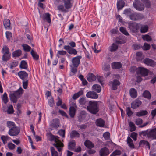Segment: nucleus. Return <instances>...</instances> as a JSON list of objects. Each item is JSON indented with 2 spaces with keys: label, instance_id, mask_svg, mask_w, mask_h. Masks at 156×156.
<instances>
[{
  "label": "nucleus",
  "instance_id": "nucleus-34",
  "mask_svg": "<svg viewBox=\"0 0 156 156\" xmlns=\"http://www.w3.org/2000/svg\"><path fill=\"white\" fill-rule=\"evenodd\" d=\"M148 113L146 110H141L136 113V115L138 117H141L146 115Z\"/></svg>",
  "mask_w": 156,
  "mask_h": 156
},
{
  "label": "nucleus",
  "instance_id": "nucleus-48",
  "mask_svg": "<svg viewBox=\"0 0 156 156\" xmlns=\"http://www.w3.org/2000/svg\"><path fill=\"white\" fill-rule=\"evenodd\" d=\"M143 96L145 98H147L148 99H150L151 98V95L150 92L147 91H145L143 93Z\"/></svg>",
  "mask_w": 156,
  "mask_h": 156
},
{
  "label": "nucleus",
  "instance_id": "nucleus-25",
  "mask_svg": "<svg viewBox=\"0 0 156 156\" xmlns=\"http://www.w3.org/2000/svg\"><path fill=\"white\" fill-rule=\"evenodd\" d=\"M105 121L101 119H98L96 121V123L97 126L101 127H103L105 125Z\"/></svg>",
  "mask_w": 156,
  "mask_h": 156
},
{
  "label": "nucleus",
  "instance_id": "nucleus-29",
  "mask_svg": "<svg viewBox=\"0 0 156 156\" xmlns=\"http://www.w3.org/2000/svg\"><path fill=\"white\" fill-rule=\"evenodd\" d=\"M122 65L119 62H114L112 64V67L113 69H119L121 67Z\"/></svg>",
  "mask_w": 156,
  "mask_h": 156
},
{
  "label": "nucleus",
  "instance_id": "nucleus-18",
  "mask_svg": "<svg viewBox=\"0 0 156 156\" xmlns=\"http://www.w3.org/2000/svg\"><path fill=\"white\" fill-rule=\"evenodd\" d=\"M59 123V122L58 119H55L51 121L50 124L52 127L57 128L58 127Z\"/></svg>",
  "mask_w": 156,
  "mask_h": 156
},
{
  "label": "nucleus",
  "instance_id": "nucleus-61",
  "mask_svg": "<svg viewBox=\"0 0 156 156\" xmlns=\"http://www.w3.org/2000/svg\"><path fill=\"white\" fill-rule=\"evenodd\" d=\"M8 147L10 150H13L16 147V146L12 143H9L8 144Z\"/></svg>",
  "mask_w": 156,
  "mask_h": 156
},
{
  "label": "nucleus",
  "instance_id": "nucleus-15",
  "mask_svg": "<svg viewBox=\"0 0 156 156\" xmlns=\"http://www.w3.org/2000/svg\"><path fill=\"white\" fill-rule=\"evenodd\" d=\"M18 74L19 77L22 80L27 79L28 74L26 72L20 71L18 73Z\"/></svg>",
  "mask_w": 156,
  "mask_h": 156
},
{
  "label": "nucleus",
  "instance_id": "nucleus-2",
  "mask_svg": "<svg viewBox=\"0 0 156 156\" xmlns=\"http://www.w3.org/2000/svg\"><path fill=\"white\" fill-rule=\"evenodd\" d=\"M124 14L128 16L130 20H138L142 17V15L140 14L137 13L130 9L125 10Z\"/></svg>",
  "mask_w": 156,
  "mask_h": 156
},
{
  "label": "nucleus",
  "instance_id": "nucleus-14",
  "mask_svg": "<svg viewBox=\"0 0 156 156\" xmlns=\"http://www.w3.org/2000/svg\"><path fill=\"white\" fill-rule=\"evenodd\" d=\"M109 149L106 147L102 148L99 151L100 156H107L110 153Z\"/></svg>",
  "mask_w": 156,
  "mask_h": 156
},
{
  "label": "nucleus",
  "instance_id": "nucleus-17",
  "mask_svg": "<svg viewBox=\"0 0 156 156\" xmlns=\"http://www.w3.org/2000/svg\"><path fill=\"white\" fill-rule=\"evenodd\" d=\"M141 104V102L138 100H136L133 101L131 104V107L133 109L138 107Z\"/></svg>",
  "mask_w": 156,
  "mask_h": 156
},
{
  "label": "nucleus",
  "instance_id": "nucleus-57",
  "mask_svg": "<svg viewBox=\"0 0 156 156\" xmlns=\"http://www.w3.org/2000/svg\"><path fill=\"white\" fill-rule=\"evenodd\" d=\"M126 112L129 117L131 116L133 114V112L131 111L129 107L126 108Z\"/></svg>",
  "mask_w": 156,
  "mask_h": 156
},
{
  "label": "nucleus",
  "instance_id": "nucleus-30",
  "mask_svg": "<svg viewBox=\"0 0 156 156\" xmlns=\"http://www.w3.org/2000/svg\"><path fill=\"white\" fill-rule=\"evenodd\" d=\"M129 93L131 97L133 98H136L137 96V91L134 88H131L130 89Z\"/></svg>",
  "mask_w": 156,
  "mask_h": 156
},
{
  "label": "nucleus",
  "instance_id": "nucleus-12",
  "mask_svg": "<svg viewBox=\"0 0 156 156\" xmlns=\"http://www.w3.org/2000/svg\"><path fill=\"white\" fill-rule=\"evenodd\" d=\"M129 28L133 32H136L139 28L138 24L136 23H129Z\"/></svg>",
  "mask_w": 156,
  "mask_h": 156
},
{
  "label": "nucleus",
  "instance_id": "nucleus-62",
  "mask_svg": "<svg viewBox=\"0 0 156 156\" xmlns=\"http://www.w3.org/2000/svg\"><path fill=\"white\" fill-rule=\"evenodd\" d=\"M135 122L136 125H139L142 124L143 120L141 119L138 118L136 119Z\"/></svg>",
  "mask_w": 156,
  "mask_h": 156
},
{
  "label": "nucleus",
  "instance_id": "nucleus-60",
  "mask_svg": "<svg viewBox=\"0 0 156 156\" xmlns=\"http://www.w3.org/2000/svg\"><path fill=\"white\" fill-rule=\"evenodd\" d=\"M104 138L106 140H108L110 137V134L108 132H105L103 134Z\"/></svg>",
  "mask_w": 156,
  "mask_h": 156
},
{
  "label": "nucleus",
  "instance_id": "nucleus-11",
  "mask_svg": "<svg viewBox=\"0 0 156 156\" xmlns=\"http://www.w3.org/2000/svg\"><path fill=\"white\" fill-rule=\"evenodd\" d=\"M137 73L143 76H147L148 73V70L146 68L139 67L136 69Z\"/></svg>",
  "mask_w": 156,
  "mask_h": 156
},
{
  "label": "nucleus",
  "instance_id": "nucleus-51",
  "mask_svg": "<svg viewBox=\"0 0 156 156\" xmlns=\"http://www.w3.org/2000/svg\"><path fill=\"white\" fill-rule=\"evenodd\" d=\"M136 58L138 61L141 60L143 58L142 53L140 52H137L136 53Z\"/></svg>",
  "mask_w": 156,
  "mask_h": 156
},
{
  "label": "nucleus",
  "instance_id": "nucleus-35",
  "mask_svg": "<svg viewBox=\"0 0 156 156\" xmlns=\"http://www.w3.org/2000/svg\"><path fill=\"white\" fill-rule=\"evenodd\" d=\"M127 143L130 148H134V145L133 144V140L129 137H128L127 138Z\"/></svg>",
  "mask_w": 156,
  "mask_h": 156
},
{
  "label": "nucleus",
  "instance_id": "nucleus-54",
  "mask_svg": "<svg viewBox=\"0 0 156 156\" xmlns=\"http://www.w3.org/2000/svg\"><path fill=\"white\" fill-rule=\"evenodd\" d=\"M67 53V52L66 51H64L63 50H59L58 51L57 54L56 55V56L58 57L59 58L60 56L59 55H66Z\"/></svg>",
  "mask_w": 156,
  "mask_h": 156
},
{
  "label": "nucleus",
  "instance_id": "nucleus-5",
  "mask_svg": "<svg viewBox=\"0 0 156 156\" xmlns=\"http://www.w3.org/2000/svg\"><path fill=\"white\" fill-rule=\"evenodd\" d=\"M64 3V6L60 5L57 7L58 9L62 12L67 11V9L70 8L72 6L71 2V0H62Z\"/></svg>",
  "mask_w": 156,
  "mask_h": 156
},
{
  "label": "nucleus",
  "instance_id": "nucleus-49",
  "mask_svg": "<svg viewBox=\"0 0 156 156\" xmlns=\"http://www.w3.org/2000/svg\"><path fill=\"white\" fill-rule=\"evenodd\" d=\"M140 145L141 146L143 144H144L147 147V148H148L149 149H150V146L149 143L146 141L144 140H142L140 141L139 143Z\"/></svg>",
  "mask_w": 156,
  "mask_h": 156
},
{
  "label": "nucleus",
  "instance_id": "nucleus-16",
  "mask_svg": "<svg viewBox=\"0 0 156 156\" xmlns=\"http://www.w3.org/2000/svg\"><path fill=\"white\" fill-rule=\"evenodd\" d=\"M50 14L49 13H45L41 15L40 17L44 20H46L47 22L50 23L51 22V20L50 17Z\"/></svg>",
  "mask_w": 156,
  "mask_h": 156
},
{
  "label": "nucleus",
  "instance_id": "nucleus-37",
  "mask_svg": "<svg viewBox=\"0 0 156 156\" xmlns=\"http://www.w3.org/2000/svg\"><path fill=\"white\" fill-rule=\"evenodd\" d=\"M92 88L94 91L98 93L101 92V86L98 84H95L92 87Z\"/></svg>",
  "mask_w": 156,
  "mask_h": 156
},
{
  "label": "nucleus",
  "instance_id": "nucleus-21",
  "mask_svg": "<svg viewBox=\"0 0 156 156\" xmlns=\"http://www.w3.org/2000/svg\"><path fill=\"white\" fill-rule=\"evenodd\" d=\"M143 62L145 64L151 66H153L155 64V62L153 60L148 58L144 59Z\"/></svg>",
  "mask_w": 156,
  "mask_h": 156
},
{
  "label": "nucleus",
  "instance_id": "nucleus-8",
  "mask_svg": "<svg viewBox=\"0 0 156 156\" xmlns=\"http://www.w3.org/2000/svg\"><path fill=\"white\" fill-rule=\"evenodd\" d=\"M70 108L69 109V113L71 117H73L74 116L76 112V106L75 102L70 101Z\"/></svg>",
  "mask_w": 156,
  "mask_h": 156
},
{
  "label": "nucleus",
  "instance_id": "nucleus-63",
  "mask_svg": "<svg viewBox=\"0 0 156 156\" xmlns=\"http://www.w3.org/2000/svg\"><path fill=\"white\" fill-rule=\"evenodd\" d=\"M18 63L17 61H13L10 66V68L12 69L13 68L16 66L18 65Z\"/></svg>",
  "mask_w": 156,
  "mask_h": 156
},
{
  "label": "nucleus",
  "instance_id": "nucleus-33",
  "mask_svg": "<svg viewBox=\"0 0 156 156\" xmlns=\"http://www.w3.org/2000/svg\"><path fill=\"white\" fill-rule=\"evenodd\" d=\"M1 138L4 144H6L11 140V138L8 136H1Z\"/></svg>",
  "mask_w": 156,
  "mask_h": 156
},
{
  "label": "nucleus",
  "instance_id": "nucleus-53",
  "mask_svg": "<svg viewBox=\"0 0 156 156\" xmlns=\"http://www.w3.org/2000/svg\"><path fill=\"white\" fill-rule=\"evenodd\" d=\"M142 38L144 40L146 41L147 42H149L152 40V38L151 36L147 34L143 35Z\"/></svg>",
  "mask_w": 156,
  "mask_h": 156
},
{
  "label": "nucleus",
  "instance_id": "nucleus-40",
  "mask_svg": "<svg viewBox=\"0 0 156 156\" xmlns=\"http://www.w3.org/2000/svg\"><path fill=\"white\" fill-rule=\"evenodd\" d=\"M2 101L5 104H6L8 101L7 97V94L6 92H4L2 96Z\"/></svg>",
  "mask_w": 156,
  "mask_h": 156
},
{
  "label": "nucleus",
  "instance_id": "nucleus-58",
  "mask_svg": "<svg viewBox=\"0 0 156 156\" xmlns=\"http://www.w3.org/2000/svg\"><path fill=\"white\" fill-rule=\"evenodd\" d=\"M10 53L9 48L6 46H4L2 48V53Z\"/></svg>",
  "mask_w": 156,
  "mask_h": 156
},
{
  "label": "nucleus",
  "instance_id": "nucleus-6",
  "mask_svg": "<svg viewBox=\"0 0 156 156\" xmlns=\"http://www.w3.org/2000/svg\"><path fill=\"white\" fill-rule=\"evenodd\" d=\"M23 90L21 87H20L16 91L10 94L9 97L11 101L13 103H16L17 101V99L19 97L20 95L22 94Z\"/></svg>",
  "mask_w": 156,
  "mask_h": 156
},
{
  "label": "nucleus",
  "instance_id": "nucleus-4",
  "mask_svg": "<svg viewBox=\"0 0 156 156\" xmlns=\"http://www.w3.org/2000/svg\"><path fill=\"white\" fill-rule=\"evenodd\" d=\"M68 44L69 45H65L64 49L67 51L68 53L71 55H76L77 53V51L75 49L73 48L76 46V44L73 41L70 42Z\"/></svg>",
  "mask_w": 156,
  "mask_h": 156
},
{
  "label": "nucleus",
  "instance_id": "nucleus-50",
  "mask_svg": "<svg viewBox=\"0 0 156 156\" xmlns=\"http://www.w3.org/2000/svg\"><path fill=\"white\" fill-rule=\"evenodd\" d=\"M121 152L120 150H116L111 154L110 156L119 155L121 154Z\"/></svg>",
  "mask_w": 156,
  "mask_h": 156
},
{
  "label": "nucleus",
  "instance_id": "nucleus-1",
  "mask_svg": "<svg viewBox=\"0 0 156 156\" xmlns=\"http://www.w3.org/2000/svg\"><path fill=\"white\" fill-rule=\"evenodd\" d=\"M48 138L50 140L54 141L55 143L53 145L57 149L59 153V154L58 155L57 152L55 150L54 148L51 147V151L52 156H61L62 153L61 152L64 145L59 139V137L50 133L49 134Z\"/></svg>",
  "mask_w": 156,
  "mask_h": 156
},
{
  "label": "nucleus",
  "instance_id": "nucleus-52",
  "mask_svg": "<svg viewBox=\"0 0 156 156\" xmlns=\"http://www.w3.org/2000/svg\"><path fill=\"white\" fill-rule=\"evenodd\" d=\"M120 31L126 36H128L129 35L126 29L123 27H120Z\"/></svg>",
  "mask_w": 156,
  "mask_h": 156
},
{
  "label": "nucleus",
  "instance_id": "nucleus-13",
  "mask_svg": "<svg viewBox=\"0 0 156 156\" xmlns=\"http://www.w3.org/2000/svg\"><path fill=\"white\" fill-rule=\"evenodd\" d=\"M148 138L156 139V127L151 129L147 133Z\"/></svg>",
  "mask_w": 156,
  "mask_h": 156
},
{
  "label": "nucleus",
  "instance_id": "nucleus-47",
  "mask_svg": "<svg viewBox=\"0 0 156 156\" xmlns=\"http://www.w3.org/2000/svg\"><path fill=\"white\" fill-rule=\"evenodd\" d=\"M76 145V144L74 141H72L69 143L68 148L69 149L72 150L74 149Z\"/></svg>",
  "mask_w": 156,
  "mask_h": 156
},
{
  "label": "nucleus",
  "instance_id": "nucleus-43",
  "mask_svg": "<svg viewBox=\"0 0 156 156\" xmlns=\"http://www.w3.org/2000/svg\"><path fill=\"white\" fill-rule=\"evenodd\" d=\"M22 52L21 50H18L14 51L12 53V56L13 57H19L20 56Z\"/></svg>",
  "mask_w": 156,
  "mask_h": 156
},
{
  "label": "nucleus",
  "instance_id": "nucleus-32",
  "mask_svg": "<svg viewBox=\"0 0 156 156\" xmlns=\"http://www.w3.org/2000/svg\"><path fill=\"white\" fill-rule=\"evenodd\" d=\"M70 70L72 73L70 74V75L73 76L77 72L78 66H74L72 65H70Z\"/></svg>",
  "mask_w": 156,
  "mask_h": 156
},
{
  "label": "nucleus",
  "instance_id": "nucleus-26",
  "mask_svg": "<svg viewBox=\"0 0 156 156\" xmlns=\"http://www.w3.org/2000/svg\"><path fill=\"white\" fill-rule=\"evenodd\" d=\"M3 111L5 112H7L8 114H12L14 112L13 107L12 105H9L7 109L5 108H3Z\"/></svg>",
  "mask_w": 156,
  "mask_h": 156
},
{
  "label": "nucleus",
  "instance_id": "nucleus-64",
  "mask_svg": "<svg viewBox=\"0 0 156 156\" xmlns=\"http://www.w3.org/2000/svg\"><path fill=\"white\" fill-rule=\"evenodd\" d=\"M137 136V134L135 132H133L131 134V136L134 141L136 140Z\"/></svg>",
  "mask_w": 156,
  "mask_h": 156
},
{
  "label": "nucleus",
  "instance_id": "nucleus-3",
  "mask_svg": "<svg viewBox=\"0 0 156 156\" xmlns=\"http://www.w3.org/2000/svg\"><path fill=\"white\" fill-rule=\"evenodd\" d=\"M143 3L140 2H135L133 3V6L136 9L141 11L144 9V5L148 8L150 7V3L148 0H141Z\"/></svg>",
  "mask_w": 156,
  "mask_h": 156
},
{
  "label": "nucleus",
  "instance_id": "nucleus-19",
  "mask_svg": "<svg viewBox=\"0 0 156 156\" xmlns=\"http://www.w3.org/2000/svg\"><path fill=\"white\" fill-rule=\"evenodd\" d=\"M86 96L88 98L92 99H96L98 98V95L93 91H89L86 94Z\"/></svg>",
  "mask_w": 156,
  "mask_h": 156
},
{
  "label": "nucleus",
  "instance_id": "nucleus-9",
  "mask_svg": "<svg viewBox=\"0 0 156 156\" xmlns=\"http://www.w3.org/2000/svg\"><path fill=\"white\" fill-rule=\"evenodd\" d=\"M20 132V128L17 127H15L10 129L8 133L10 136H13L18 135Z\"/></svg>",
  "mask_w": 156,
  "mask_h": 156
},
{
  "label": "nucleus",
  "instance_id": "nucleus-41",
  "mask_svg": "<svg viewBox=\"0 0 156 156\" xmlns=\"http://www.w3.org/2000/svg\"><path fill=\"white\" fill-rule=\"evenodd\" d=\"M2 56V60L4 61L8 60L10 57L11 54L9 53H3Z\"/></svg>",
  "mask_w": 156,
  "mask_h": 156
},
{
  "label": "nucleus",
  "instance_id": "nucleus-27",
  "mask_svg": "<svg viewBox=\"0 0 156 156\" xmlns=\"http://www.w3.org/2000/svg\"><path fill=\"white\" fill-rule=\"evenodd\" d=\"M125 3L122 0H120L118 1L117 3V6L118 9L120 10L124 7Z\"/></svg>",
  "mask_w": 156,
  "mask_h": 156
},
{
  "label": "nucleus",
  "instance_id": "nucleus-45",
  "mask_svg": "<svg viewBox=\"0 0 156 156\" xmlns=\"http://www.w3.org/2000/svg\"><path fill=\"white\" fill-rule=\"evenodd\" d=\"M118 47L117 44L113 43L109 48L110 51L111 52L114 51L118 49Z\"/></svg>",
  "mask_w": 156,
  "mask_h": 156
},
{
  "label": "nucleus",
  "instance_id": "nucleus-31",
  "mask_svg": "<svg viewBox=\"0 0 156 156\" xmlns=\"http://www.w3.org/2000/svg\"><path fill=\"white\" fill-rule=\"evenodd\" d=\"M80 134L76 131H72L70 133V136L71 138L79 137Z\"/></svg>",
  "mask_w": 156,
  "mask_h": 156
},
{
  "label": "nucleus",
  "instance_id": "nucleus-55",
  "mask_svg": "<svg viewBox=\"0 0 156 156\" xmlns=\"http://www.w3.org/2000/svg\"><path fill=\"white\" fill-rule=\"evenodd\" d=\"M7 126L9 128H13V127H15V124L13 122H12V121H8L7 122Z\"/></svg>",
  "mask_w": 156,
  "mask_h": 156
},
{
  "label": "nucleus",
  "instance_id": "nucleus-46",
  "mask_svg": "<svg viewBox=\"0 0 156 156\" xmlns=\"http://www.w3.org/2000/svg\"><path fill=\"white\" fill-rule=\"evenodd\" d=\"M22 46L24 51L26 52L30 51L31 49V48L29 46L26 44H23Z\"/></svg>",
  "mask_w": 156,
  "mask_h": 156
},
{
  "label": "nucleus",
  "instance_id": "nucleus-59",
  "mask_svg": "<svg viewBox=\"0 0 156 156\" xmlns=\"http://www.w3.org/2000/svg\"><path fill=\"white\" fill-rule=\"evenodd\" d=\"M150 48V45L147 43H145L142 47L143 49L144 50H148Z\"/></svg>",
  "mask_w": 156,
  "mask_h": 156
},
{
  "label": "nucleus",
  "instance_id": "nucleus-44",
  "mask_svg": "<svg viewBox=\"0 0 156 156\" xmlns=\"http://www.w3.org/2000/svg\"><path fill=\"white\" fill-rule=\"evenodd\" d=\"M148 27L147 25H143L142 26L140 31L142 33H145L147 32L148 30Z\"/></svg>",
  "mask_w": 156,
  "mask_h": 156
},
{
  "label": "nucleus",
  "instance_id": "nucleus-39",
  "mask_svg": "<svg viewBox=\"0 0 156 156\" xmlns=\"http://www.w3.org/2000/svg\"><path fill=\"white\" fill-rule=\"evenodd\" d=\"M79 102L82 105H87L88 103V101H86L85 98L83 97L81 98L79 100Z\"/></svg>",
  "mask_w": 156,
  "mask_h": 156
},
{
  "label": "nucleus",
  "instance_id": "nucleus-36",
  "mask_svg": "<svg viewBox=\"0 0 156 156\" xmlns=\"http://www.w3.org/2000/svg\"><path fill=\"white\" fill-rule=\"evenodd\" d=\"M31 54L34 60L37 61L39 59V56L37 53L33 50L31 51Z\"/></svg>",
  "mask_w": 156,
  "mask_h": 156
},
{
  "label": "nucleus",
  "instance_id": "nucleus-7",
  "mask_svg": "<svg viewBox=\"0 0 156 156\" xmlns=\"http://www.w3.org/2000/svg\"><path fill=\"white\" fill-rule=\"evenodd\" d=\"M87 110L91 113L95 114L98 111V104L96 102H89V105L87 106Z\"/></svg>",
  "mask_w": 156,
  "mask_h": 156
},
{
  "label": "nucleus",
  "instance_id": "nucleus-24",
  "mask_svg": "<svg viewBox=\"0 0 156 156\" xmlns=\"http://www.w3.org/2000/svg\"><path fill=\"white\" fill-rule=\"evenodd\" d=\"M110 83L112 84V89L115 90L117 89V86L120 84V83L118 80L115 79L114 80L113 82H111Z\"/></svg>",
  "mask_w": 156,
  "mask_h": 156
},
{
  "label": "nucleus",
  "instance_id": "nucleus-23",
  "mask_svg": "<svg viewBox=\"0 0 156 156\" xmlns=\"http://www.w3.org/2000/svg\"><path fill=\"white\" fill-rule=\"evenodd\" d=\"M3 24L4 27L6 29H11L10 22L9 20L6 19L3 21Z\"/></svg>",
  "mask_w": 156,
  "mask_h": 156
},
{
  "label": "nucleus",
  "instance_id": "nucleus-20",
  "mask_svg": "<svg viewBox=\"0 0 156 156\" xmlns=\"http://www.w3.org/2000/svg\"><path fill=\"white\" fill-rule=\"evenodd\" d=\"M87 79L89 82H92L95 80L96 79V76L92 73H89L87 76Z\"/></svg>",
  "mask_w": 156,
  "mask_h": 156
},
{
  "label": "nucleus",
  "instance_id": "nucleus-10",
  "mask_svg": "<svg viewBox=\"0 0 156 156\" xmlns=\"http://www.w3.org/2000/svg\"><path fill=\"white\" fill-rule=\"evenodd\" d=\"M82 58V56L80 55H78L72 58L71 65L75 66H78L80 63V59Z\"/></svg>",
  "mask_w": 156,
  "mask_h": 156
},
{
  "label": "nucleus",
  "instance_id": "nucleus-42",
  "mask_svg": "<svg viewBox=\"0 0 156 156\" xmlns=\"http://www.w3.org/2000/svg\"><path fill=\"white\" fill-rule=\"evenodd\" d=\"M20 67L21 69H26L27 68V64L25 61L22 60L21 61L20 65Z\"/></svg>",
  "mask_w": 156,
  "mask_h": 156
},
{
  "label": "nucleus",
  "instance_id": "nucleus-38",
  "mask_svg": "<svg viewBox=\"0 0 156 156\" xmlns=\"http://www.w3.org/2000/svg\"><path fill=\"white\" fill-rule=\"evenodd\" d=\"M129 127L130 131H133L136 130V127L133 122L130 121L129 122Z\"/></svg>",
  "mask_w": 156,
  "mask_h": 156
},
{
  "label": "nucleus",
  "instance_id": "nucleus-22",
  "mask_svg": "<svg viewBox=\"0 0 156 156\" xmlns=\"http://www.w3.org/2000/svg\"><path fill=\"white\" fill-rule=\"evenodd\" d=\"M110 68V65L109 64H105L104 65L103 69L105 71L107 72V73H105V76H107L110 74V72L109 71Z\"/></svg>",
  "mask_w": 156,
  "mask_h": 156
},
{
  "label": "nucleus",
  "instance_id": "nucleus-56",
  "mask_svg": "<svg viewBox=\"0 0 156 156\" xmlns=\"http://www.w3.org/2000/svg\"><path fill=\"white\" fill-rule=\"evenodd\" d=\"M28 79H27L26 80H23L22 83H23V88L24 89H26L27 88L28 85Z\"/></svg>",
  "mask_w": 156,
  "mask_h": 156
},
{
  "label": "nucleus",
  "instance_id": "nucleus-28",
  "mask_svg": "<svg viewBox=\"0 0 156 156\" xmlns=\"http://www.w3.org/2000/svg\"><path fill=\"white\" fill-rule=\"evenodd\" d=\"M84 143L85 145L88 148H93L94 146V144L88 140H86Z\"/></svg>",
  "mask_w": 156,
  "mask_h": 156
}]
</instances>
